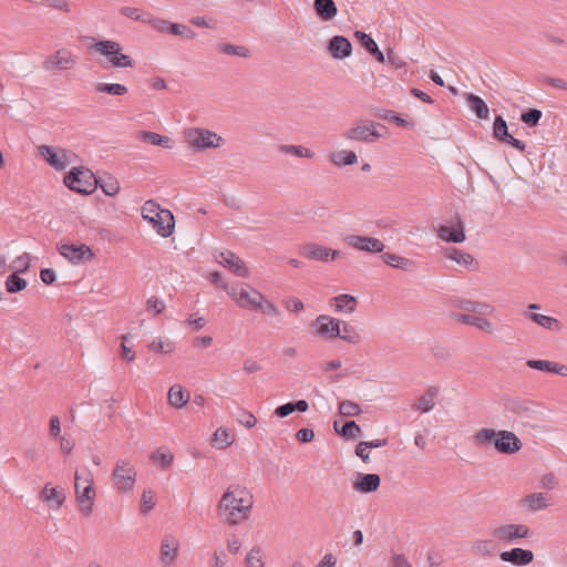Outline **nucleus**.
<instances>
[{
	"label": "nucleus",
	"mask_w": 567,
	"mask_h": 567,
	"mask_svg": "<svg viewBox=\"0 0 567 567\" xmlns=\"http://www.w3.org/2000/svg\"><path fill=\"white\" fill-rule=\"evenodd\" d=\"M146 23L151 24L152 28L157 32H161V33H169L171 32L172 22L161 19V18H154L151 13H150V21H146Z\"/></svg>",
	"instance_id": "nucleus-58"
},
{
	"label": "nucleus",
	"mask_w": 567,
	"mask_h": 567,
	"mask_svg": "<svg viewBox=\"0 0 567 567\" xmlns=\"http://www.w3.org/2000/svg\"><path fill=\"white\" fill-rule=\"evenodd\" d=\"M178 546V542L175 537L171 535L164 537L161 544V560L164 566H171L175 561Z\"/></svg>",
	"instance_id": "nucleus-24"
},
{
	"label": "nucleus",
	"mask_w": 567,
	"mask_h": 567,
	"mask_svg": "<svg viewBox=\"0 0 567 567\" xmlns=\"http://www.w3.org/2000/svg\"><path fill=\"white\" fill-rule=\"evenodd\" d=\"M339 413L343 416H357L361 413V408L353 401L344 400L339 403Z\"/></svg>",
	"instance_id": "nucleus-55"
},
{
	"label": "nucleus",
	"mask_w": 567,
	"mask_h": 567,
	"mask_svg": "<svg viewBox=\"0 0 567 567\" xmlns=\"http://www.w3.org/2000/svg\"><path fill=\"white\" fill-rule=\"evenodd\" d=\"M542 111L538 109H529L520 115V121L530 127L538 125L542 118Z\"/></svg>",
	"instance_id": "nucleus-56"
},
{
	"label": "nucleus",
	"mask_w": 567,
	"mask_h": 567,
	"mask_svg": "<svg viewBox=\"0 0 567 567\" xmlns=\"http://www.w3.org/2000/svg\"><path fill=\"white\" fill-rule=\"evenodd\" d=\"M340 334L337 338L351 343L358 344L361 342V334L358 329L347 321H342L341 327L339 328Z\"/></svg>",
	"instance_id": "nucleus-39"
},
{
	"label": "nucleus",
	"mask_w": 567,
	"mask_h": 567,
	"mask_svg": "<svg viewBox=\"0 0 567 567\" xmlns=\"http://www.w3.org/2000/svg\"><path fill=\"white\" fill-rule=\"evenodd\" d=\"M344 241L353 249L378 254L384 250V244L374 237L349 235L344 238Z\"/></svg>",
	"instance_id": "nucleus-15"
},
{
	"label": "nucleus",
	"mask_w": 567,
	"mask_h": 567,
	"mask_svg": "<svg viewBox=\"0 0 567 567\" xmlns=\"http://www.w3.org/2000/svg\"><path fill=\"white\" fill-rule=\"evenodd\" d=\"M470 109L476 114V116L481 120H487L489 115V110L487 104L484 102L482 97L470 93L466 97Z\"/></svg>",
	"instance_id": "nucleus-38"
},
{
	"label": "nucleus",
	"mask_w": 567,
	"mask_h": 567,
	"mask_svg": "<svg viewBox=\"0 0 567 567\" xmlns=\"http://www.w3.org/2000/svg\"><path fill=\"white\" fill-rule=\"evenodd\" d=\"M185 142L189 147L196 151L205 148H217L224 143V140L218 134L198 127H192L184 132Z\"/></svg>",
	"instance_id": "nucleus-7"
},
{
	"label": "nucleus",
	"mask_w": 567,
	"mask_h": 567,
	"mask_svg": "<svg viewBox=\"0 0 567 567\" xmlns=\"http://www.w3.org/2000/svg\"><path fill=\"white\" fill-rule=\"evenodd\" d=\"M472 550L476 556L492 557L496 554L497 545L494 539H477L474 542Z\"/></svg>",
	"instance_id": "nucleus-37"
},
{
	"label": "nucleus",
	"mask_w": 567,
	"mask_h": 567,
	"mask_svg": "<svg viewBox=\"0 0 567 567\" xmlns=\"http://www.w3.org/2000/svg\"><path fill=\"white\" fill-rule=\"evenodd\" d=\"M520 440L511 431L502 430L497 432V437L494 441V447L502 454H514L522 449Z\"/></svg>",
	"instance_id": "nucleus-16"
},
{
	"label": "nucleus",
	"mask_w": 567,
	"mask_h": 567,
	"mask_svg": "<svg viewBox=\"0 0 567 567\" xmlns=\"http://www.w3.org/2000/svg\"><path fill=\"white\" fill-rule=\"evenodd\" d=\"M444 256L467 270L478 269V262L474 259V257L462 249L447 247L444 249Z\"/></svg>",
	"instance_id": "nucleus-19"
},
{
	"label": "nucleus",
	"mask_w": 567,
	"mask_h": 567,
	"mask_svg": "<svg viewBox=\"0 0 567 567\" xmlns=\"http://www.w3.org/2000/svg\"><path fill=\"white\" fill-rule=\"evenodd\" d=\"M328 51L334 59H346L352 53L351 42L343 35H334L328 42Z\"/></svg>",
	"instance_id": "nucleus-20"
},
{
	"label": "nucleus",
	"mask_w": 567,
	"mask_h": 567,
	"mask_svg": "<svg viewBox=\"0 0 567 567\" xmlns=\"http://www.w3.org/2000/svg\"><path fill=\"white\" fill-rule=\"evenodd\" d=\"M334 431L344 439L355 440L362 435L361 427L354 421L346 422L340 429L338 422L333 423Z\"/></svg>",
	"instance_id": "nucleus-41"
},
{
	"label": "nucleus",
	"mask_w": 567,
	"mask_h": 567,
	"mask_svg": "<svg viewBox=\"0 0 567 567\" xmlns=\"http://www.w3.org/2000/svg\"><path fill=\"white\" fill-rule=\"evenodd\" d=\"M313 9L322 21H331L338 13V8L333 0H315Z\"/></svg>",
	"instance_id": "nucleus-31"
},
{
	"label": "nucleus",
	"mask_w": 567,
	"mask_h": 567,
	"mask_svg": "<svg viewBox=\"0 0 567 567\" xmlns=\"http://www.w3.org/2000/svg\"><path fill=\"white\" fill-rule=\"evenodd\" d=\"M227 555L223 547H217L212 555L210 567H225Z\"/></svg>",
	"instance_id": "nucleus-60"
},
{
	"label": "nucleus",
	"mask_w": 567,
	"mask_h": 567,
	"mask_svg": "<svg viewBox=\"0 0 567 567\" xmlns=\"http://www.w3.org/2000/svg\"><path fill=\"white\" fill-rule=\"evenodd\" d=\"M99 185L103 193L107 196H115L120 190V184L114 177L100 178Z\"/></svg>",
	"instance_id": "nucleus-53"
},
{
	"label": "nucleus",
	"mask_w": 567,
	"mask_h": 567,
	"mask_svg": "<svg viewBox=\"0 0 567 567\" xmlns=\"http://www.w3.org/2000/svg\"><path fill=\"white\" fill-rule=\"evenodd\" d=\"M75 64V55L69 49L62 48L48 55L42 62V68L49 72L66 71L72 69Z\"/></svg>",
	"instance_id": "nucleus-11"
},
{
	"label": "nucleus",
	"mask_w": 567,
	"mask_h": 567,
	"mask_svg": "<svg viewBox=\"0 0 567 567\" xmlns=\"http://www.w3.org/2000/svg\"><path fill=\"white\" fill-rule=\"evenodd\" d=\"M39 155L48 162L50 166L56 171H63L73 163L75 157L74 153L64 150L56 148L49 145H41L38 147Z\"/></svg>",
	"instance_id": "nucleus-10"
},
{
	"label": "nucleus",
	"mask_w": 567,
	"mask_h": 567,
	"mask_svg": "<svg viewBox=\"0 0 567 567\" xmlns=\"http://www.w3.org/2000/svg\"><path fill=\"white\" fill-rule=\"evenodd\" d=\"M492 536L499 542L516 543L530 536V529L524 524H504L492 529Z\"/></svg>",
	"instance_id": "nucleus-12"
},
{
	"label": "nucleus",
	"mask_w": 567,
	"mask_h": 567,
	"mask_svg": "<svg viewBox=\"0 0 567 567\" xmlns=\"http://www.w3.org/2000/svg\"><path fill=\"white\" fill-rule=\"evenodd\" d=\"M300 254L310 260L327 262L329 248L319 244L308 243L300 248Z\"/></svg>",
	"instance_id": "nucleus-28"
},
{
	"label": "nucleus",
	"mask_w": 567,
	"mask_h": 567,
	"mask_svg": "<svg viewBox=\"0 0 567 567\" xmlns=\"http://www.w3.org/2000/svg\"><path fill=\"white\" fill-rule=\"evenodd\" d=\"M112 481L118 492H132L136 482L134 466L126 460H118L112 472Z\"/></svg>",
	"instance_id": "nucleus-9"
},
{
	"label": "nucleus",
	"mask_w": 567,
	"mask_h": 567,
	"mask_svg": "<svg viewBox=\"0 0 567 567\" xmlns=\"http://www.w3.org/2000/svg\"><path fill=\"white\" fill-rule=\"evenodd\" d=\"M169 33L185 39H194L196 37V33L187 25L173 22Z\"/></svg>",
	"instance_id": "nucleus-59"
},
{
	"label": "nucleus",
	"mask_w": 567,
	"mask_h": 567,
	"mask_svg": "<svg viewBox=\"0 0 567 567\" xmlns=\"http://www.w3.org/2000/svg\"><path fill=\"white\" fill-rule=\"evenodd\" d=\"M381 478L378 474L358 473L352 483L353 489L359 493L368 494L377 491L380 486Z\"/></svg>",
	"instance_id": "nucleus-21"
},
{
	"label": "nucleus",
	"mask_w": 567,
	"mask_h": 567,
	"mask_svg": "<svg viewBox=\"0 0 567 567\" xmlns=\"http://www.w3.org/2000/svg\"><path fill=\"white\" fill-rule=\"evenodd\" d=\"M218 50L227 55H236L241 58H248L250 51L245 45H236L231 43H220L218 44Z\"/></svg>",
	"instance_id": "nucleus-48"
},
{
	"label": "nucleus",
	"mask_w": 567,
	"mask_h": 567,
	"mask_svg": "<svg viewBox=\"0 0 567 567\" xmlns=\"http://www.w3.org/2000/svg\"><path fill=\"white\" fill-rule=\"evenodd\" d=\"M342 324V320L332 318L327 315H320L311 323L315 328V334L323 338H337L340 334L339 328Z\"/></svg>",
	"instance_id": "nucleus-14"
},
{
	"label": "nucleus",
	"mask_w": 567,
	"mask_h": 567,
	"mask_svg": "<svg viewBox=\"0 0 567 567\" xmlns=\"http://www.w3.org/2000/svg\"><path fill=\"white\" fill-rule=\"evenodd\" d=\"M384 264L403 271H412L415 268V262L412 259L399 256L392 252H384L381 255Z\"/></svg>",
	"instance_id": "nucleus-33"
},
{
	"label": "nucleus",
	"mask_w": 567,
	"mask_h": 567,
	"mask_svg": "<svg viewBox=\"0 0 567 567\" xmlns=\"http://www.w3.org/2000/svg\"><path fill=\"white\" fill-rule=\"evenodd\" d=\"M455 320L467 326H473L482 331L492 333L494 331L493 323L480 316H473L467 313H456L454 316Z\"/></svg>",
	"instance_id": "nucleus-27"
},
{
	"label": "nucleus",
	"mask_w": 567,
	"mask_h": 567,
	"mask_svg": "<svg viewBox=\"0 0 567 567\" xmlns=\"http://www.w3.org/2000/svg\"><path fill=\"white\" fill-rule=\"evenodd\" d=\"M221 288L243 309L259 311L269 316L280 315L278 307L272 301L248 284L237 282L231 286L223 284Z\"/></svg>",
	"instance_id": "nucleus-2"
},
{
	"label": "nucleus",
	"mask_w": 567,
	"mask_h": 567,
	"mask_svg": "<svg viewBox=\"0 0 567 567\" xmlns=\"http://www.w3.org/2000/svg\"><path fill=\"white\" fill-rule=\"evenodd\" d=\"M142 217L164 238L169 237L174 233L175 219L172 212L161 208L153 199L146 200L142 206Z\"/></svg>",
	"instance_id": "nucleus-4"
},
{
	"label": "nucleus",
	"mask_w": 567,
	"mask_h": 567,
	"mask_svg": "<svg viewBox=\"0 0 567 567\" xmlns=\"http://www.w3.org/2000/svg\"><path fill=\"white\" fill-rule=\"evenodd\" d=\"M40 498L48 503L49 507L60 509L65 501L63 488L53 487L51 483H47L40 493Z\"/></svg>",
	"instance_id": "nucleus-22"
},
{
	"label": "nucleus",
	"mask_w": 567,
	"mask_h": 567,
	"mask_svg": "<svg viewBox=\"0 0 567 567\" xmlns=\"http://www.w3.org/2000/svg\"><path fill=\"white\" fill-rule=\"evenodd\" d=\"M146 307H147V310L153 311L154 315H159L164 311L165 303L163 300H161L156 297H151L146 302Z\"/></svg>",
	"instance_id": "nucleus-63"
},
{
	"label": "nucleus",
	"mask_w": 567,
	"mask_h": 567,
	"mask_svg": "<svg viewBox=\"0 0 567 567\" xmlns=\"http://www.w3.org/2000/svg\"><path fill=\"white\" fill-rule=\"evenodd\" d=\"M234 442V437L228 429L218 427L213 436V443L218 449H226L231 445Z\"/></svg>",
	"instance_id": "nucleus-45"
},
{
	"label": "nucleus",
	"mask_w": 567,
	"mask_h": 567,
	"mask_svg": "<svg viewBox=\"0 0 567 567\" xmlns=\"http://www.w3.org/2000/svg\"><path fill=\"white\" fill-rule=\"evenodd\" d=\"M499 557L505 563H511L515 566H526L533 561L534 554L532 550L516 547L501 553Z\"/></svg>",
	"instance_id": "nucleus-23"
},
{
	"label": "nucleus",
	"mask_w": 567,
	"mask_h": 567,
	"mask_svg": "<svg viewBox=\"0 0 567 567\" xmlns=\"http://www.w3.org/2000/svg\"><path fill=\"white\" fill-rule=\"evenodd\" d=\"M355 39L361 43V45L374 56V59L380 62L384 63L385 58L382 51H380L378 44L375 41L371 38L370 34H367L363 31H355L354 32Z\"/></svg>",
	"instance_id": "nucleus-30"
},
{
	"label": "nucleus",
	"mask_w": 567,
	"mask_h": 567,
	"mask_svg": "<svg viewBox=\"0 0 567 567\" xmlns=\"http://www.w3.org/2000/svg\"><path fill=\"white\" fill-rule=\"evenodd\" d=\"M329 159L334 166L342 167L355 164L358 156L353 151L341 150L332 152L329 155Z\"/></svg>",
	"instance_id": "nucleus-35"
},
{
	"label": "nucleus",
	"mask_w": 567,
	"mask_h": 567,
	"mask_svg": "<svg viewBox=\"0 0 567 567\" xmlns=\"http://www.w3.org/2000/svg\"><path fill=\"white\" fill-rule=\"evenodd\" d=\"M151 461L157 464L162 470H167L173 464L174 455L167 450L158 449L151 454Z\"/></svg>",
	"instance_id": "nucleus-42"
},
{
	"label": "nucleus",
	"mask_w": 567,
	"mask_h": 567,
	"mask_svg": "<svg viewBox=\"0 0 567 567\" xmlns=\"http://www.w3.org/2000/svg\"><path fill=\"white\" fill-rule=\"evenodd\" d=\"M167 396L168 403L176 409H182L189 400V394L186 393L179 384L172 385L168 390Z\"/></svg>",
	"instance_id": "nucleus-36"
},
{
	"label": "nucleus",
	"mask_w": 567,
	"mask_h": 567,
	"mask_svg": "<svg viewBox=\"0 0 567 567\" xmlns=\"http://www.w3.org/2000/svg\"><path fill=\"white\" fill-rule=\"evenodd\" d=\"M437 236L440 239L446 243L460 244L465 240V233L462 221H458L457 228L449 226H440L437 229Z\"/></svg>",
	"instance_id": "nucleus-29"
},
{
	"label": "nucleus",
	"mask_w": 567,
	"mask_h": 567,
	"mask_svg": "<svg viewBox=\"0 0 567 567\" xmlns=\"http://www.w3.org/2000/svg\"><path fill=\"white\" fill-rule=\"evenodd\" d=\"M59 252L70 260L71 262L78 264L85 259L90 260L94 257L91 248L84 244H62L59 246Z\"/></svg>",
	"instance_id": "nucleus-18"
},
{
	"label": "nucleus",
	"mask_w": 567,
	"mask_h": 567,
	"mask_svg": "<svg viewBox=\"0 0 567 567\" xmlns=\"http://www.w3.org/2000/svg\"><path fill=\"white\" fill-rule=\"evenodd\" d=\"M378 127H383L381 124L373 121H360L354 126L342 132L341 136L348 141L372 143L381 137Z\"/></svg>",
	"instance_id": "nucleus-8"
},
{
	"label": "nucleus",
	"mask_w": 567,
	"mask_h": 567,
	"mask_svg": "<svg viewBox=\"0 0 567 567\" xmlns=\"http://www.w3.org/2000/svg\"><path fill=\"white\" fill-rule=\"evenodd\" d=\"M148 348L153 352H161V353H171L174 350V347L171 342H164L159 338L153 340L150 343Z\"/></svg>",
	"instance_id": "nucleus-61"
},
{
	"label": "nucleus",
	"mask_w": 567,
	"mask_h": 567,
	"mask_svg": "<svg viewBox=\"0 0 567 567\" xmlns=\"http://www.w3.org/2000/svg\"><path fill=\"white\" fill-rule=\"evenodd\" d=\"M93 53L100 54L105 59L101 65L105 69H125L133 68L134 60L128 54L122 52V45L113 40H100L90 45Z\"/></svg>",
	"instance_id": "nucleus-3"
},
{
	"label": "nucleus",
	"mask_w": 567,
	"mask_h": 567,
	"mask_svg": "<svg viewBox=\"0 0 567 567\" xmlns=\"http://www.w3.org/2000/svg\"><path fill=\"white\" fill-rule=\"evenodd\" d=\"M473 437L478 444H494V441L497 437V432L493 429L483 427L476 431Z\"/></svg>",
	"instance_id": "nucleus-54"
},
{
	"label": "nucleus",
	"mask_w": 567,
	"mask_h": 567,
	"mask_svg": "<svg viewBox=\"0 0 567 567\" xmlns=\"http://www.w3.org/2000/svg\"><path fill=\"white\" fill-rule=\"evenodd\" d=\"M252 505V495L246 487L230 485L220 497L218 512L228 525H238L249 518Z\"/></svg>",
	"instance_id": "nucleus-1"
},
{
	"label": "nucleus",
	"mask_w": 567,
	"mask_h": 567,
	"mask_svg": "<svg viewBox=\"0 0 567 567\" xmlns=\"http://www.w3.org/2000/svg\"><path fill=\"white\" fill-rule=\"evenodd\" d=\"M455 307L482 316H492L495 312L494 306L471 299H461L455 303Z\"/></svg>",
	"instance_id": "nucleus-26"
},
{
	"label": "nucleus",
	"mask_w": 567,
	"mask_h": 567,
	"mask_svg": "<svg viewBox=\"0 0 567 567\" xmlns=\"http://www.w3.org/2000/svg\"><path fill=\"white\" fill-rule=\"evenodd\" d=\"M216 260L238 277L247 278L249 276L248 268L244 260L230 250L219 252L218 256H216Z\"/></svg>",
	"instance_id": "nucleus-17"
},
{
	"label": "nucleus",
	"mask_w": 567,
	"mask_h": 567,
	"mask_svg": "<svg viewBox=\"0 0 567 567\" xmlns=\"http://www.w3.org/2000/svg\"><path fill=\"white\" fill-rule=\"evenodd\" d=\"M337 312L352 313L357 308V298L351 295H339L331 299Z\"/></svg>",
	"instance_id": "nucleus-34"
},
{
	"label": "nucleus",
	"mask_w": 567,
	"mask_h": 567,
	"mask_svg": "<svg viewBox=\"0 0 567 567\" xmlns=\"http://www.w3.org/2000/svg\"><path fill=\"white\" fill-rule=\"evenodd\" d=\"M279 151L284 154L293 155L297 157L312 158L315 153L302 145H287L282 144L279 146Z\"/></svg>",
	"instance_id": "nucleus-44"
},
{
	"label": "nucleus",
	"mask_w": 567,
	"mask_h": 567,
	"mask_svg": "<svg viewBox=\"0 0 567 567\" xmlns=\"http://www.w3.org/2000/svg\"><path fill=\"white\" fill-rule=\"evenodd\" d=\"M509 135L506 121L503 116L497 115L493 124V137L499 142H505Z\"/></svg>",
	"instance_id": "nucleus-47"
},
{
	"label": "nucleus",
	"mask_w": 567,
	"mask_h": 567,
	"mask_svg": "<svg viewBox=\"0 0 567 567\" xmlns=\"http://www.w3.org/2000/svg\"><path fill=\"white\" fill-rule=\"evenodd\" d=\"M538 404L526 399H513L505 404L507 412L520 420H533L536 417Z\"/></svg>",
	"instance_id": "nucleus-13"
},
{
	"label": "nucleus",
	"mask_w": 567,
	"mask_h": 567,
	"mask_svg": "<svg viewBox=\"0 0 567 567\" xmlns=\"http://www.w3.org/2000/svg\"><path fill=\"white\" fill-rule=\"evenodd\" d=\"M246 567H264V553L258 546L252 547L246 555Z\"/></svg>",
	"instance_id": "nucleus-49"
},
{
	"label": "nucleus",
	"mask_w": 567,
	"mask_h": 567,
	"mask_svg": "<svg viewBox=\"0 0 567 567\" xmlns=\"http://www.w3.org/2000/svg\"><path fill=\"white\" fill-rule=\"evenodd\" d=\"M155 506L154 493L152 489H144L141 496V512L147 514Z\"/></svg>",
	"instance_id": "nucleus-57"
},
{
	"label": "nucleus",
	"mask_w": 567,
	"mask_h": 567,
	"mask_svg": "<svg viewBox=\"0 0 567 567\" xmlns=\"http://www.w3.org/2000/svg\"><path fill=\"white\" fill-rule=\"evenodd\" d=\"M74 491L81 513L84 516L91 515L95 491L93 487V475L90 471H85L84 474L75 472Z\"/></svg>",
	"instance_id": "nucleus-5"
},
{
	"label": "nucleus",
	"mask_w": 567,
	"mask_h": 567,
	"mask_svg": "<svg viewBox=\"0 0 567 567\" xmlns=\"http://www.w3.org/2000/svg\"><path fill=\"white\" fill-rule=\"evenodd\" d=\"M523 503L526 504L528 508L533 512H537L548 507V504L543 493H532L523 499Z\"/></svg>",
	"instance_id": "nucleus-46"
},
{
	"label": "nucleus",
	"mask_w": 567,
	"mask_h": 567,
	"mask_svg": "<svg viewBox=\"0 0 567 567\" xmlns=\"http://www.w3.org/2000/svg\"><path fill=\"white\" fill-rule=\"evenodd\" d=\"M120 12L122 16L130 18L134 21H140L142 23H146V21H150V13L142 11L134 7H122L120 9Z\"/></svg>",
	"instance_id": "nucleus-51"
},
{
	"label": "nucleus",
	"mask_w": 567,
	"mask_h": 567,
	"mask_svg": "<svg viewBox=\"0 0 567 567\" xmlns=\"http://www.w3.org/2000/svg\"><path fill=\"white\" fill-rule=\"evenodd\" d=\"M131 337L130 333L123 334L121 337L122 343H121V355L124 360L132 362L135 360V352L126 346V341Z\"/></svg>",
	"instance_id": "nucleus-62"
},
{
	"label": "nucleus",
	"mask_w": 567,
	"mask_h": 567,
	"mask_svg": "<svg viewBox=\"0 0 567 567\" xmlns=\"http://www.w3.org/2000/svg\"><path fill=\"white\" fill-rule=\"evenodd\" d=\"M99 181L93 173L83 167H73L64 177V184L73 192L89 195L96 188Z\"/></svg>",
	"instance_id": "nucleus-6"
},
{
	"label": "nucleus",
	"mask_w": 567,
	"mask_h": 567,
	"mask_svg": "<svg viewBox=\"0 0 567 567\" xmlns=\"http://www.w3.org/2000/svg\"><path fill=\"white\" fill-rule=\"evenodd\" d=\"M95 91L111 95H124L127 93V87L120 83H97Z\"/></svg>",
	"instance_id": "nucleus-50"
},
{
	"label": "nucleus",
	"mask_w": 567,
	"mask_h": 567,
	"mask_svg": "<svg viewBox=\"0 0 567 567\" xmlns=\"http://www.w3.org/2000/svg\"><path fill=\"white\" fill-rule=\"evenodd\" d=\"M27 287V280L19 277L17 274H11L7 277L6 289L8 292H20Z\"/></svg>",
	"instance_id": "nucleus-52"
},
{
	"label": "nucleus",
	"mask_w": 567,
	"mask_h": 567,
	"mask_svg": "<svg viewBox=\"0 0 567 567\" xmlns=\"http://www.w3.org/2000/svg\"><path fill=\"white\" fill-rule=\"evenodd\" d=\"M439 394V389L434 385L429 386L424 393L417 399L414 408L422 412L429 413L435 405V400Z\"/></svg>",
	"instance_id": "nucleus-32"
},
{
	"label": "nucleus",
	"mask_w": 567,
	"mask_h": 567,
	"mask_svg": "<svg viewBox=\"0 0 567 567\" xmlns=\"http://www.w3.org/2000/svg\"><path fill=\"white\" fill-rule=\"evenodd\" d=\"M141 140L152 145L163 146L164 148H171V138L161 134L143 131L141 132Z\"/></svg>",
	"instance_id": "nucleus-43"
},
{
	"label": "nucleus",
	"mask_w": 567,
	"mask_h": 567,
	"mask_svg": "<svg viewBox=\"0 0 567 567\" xmlns=\"http://www.w3.org/2000/svg\"><path fill=\"white\" fill-rule=\"evenodd\" d=\"M226 544L228 551L233 555H236L241 547V540L236 534H229Z\"/></svg>",
	"instance_id": "nucleus-64"
},
{
	"label": "nucleus",
	"mask_w": 567,
	"mask_h": 567,
	"mask_svg": "<svg viewBox=\"0 0 567 567\" xmlns=\"http://www.w3.org/2000/svg\"><path fill=\"white\" fill-rule=\"evenodd\" d=\"M526 365L534 370L546 371L561 377H567V365L546 360H527Z\"/></svg>",
	"instance_id": "nucleus-25"
},
{
	"label": "nucleus",
	"mask_w": 567,
	"mask_h": 567,
	"mask_svg": "<svg viewBox=\"0 0 567 567\" xmlns=\"http://www.w3.org/2000/svg\"><path fill=\"white\" fill-rule=\"evenodd\" d=\"M528 319H530L533 322L537 323L538 326L550 330V331H558L560 330V322L558 319L545 316V315H538L535 312H529L526 315Z\"/></svg>",
	"instance_id": "nucleus-40"
}]
</instances>
